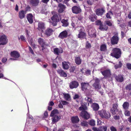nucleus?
Masks as SVG:
<instances>
[{
	"mask_svg": "<svg viewBox=\"0 0 131 131\" xmlns=\"http://www.w3.org/2000/svg\"><path fill=\"white\" fill-rule=\"evenodd\" d=\"M106 24L109 26H111L112 25L111 21H106Z\"/></svg>",
	"mask_w": 131,
	"mask_h": 131,
	"instance_id": "nucleus-52",
	"label": "nucleus"
},
{
	"mask_svg": "<svg viewBox=\"0 0 131 131\" xmlns=\"http://www.w3.org/2000/svg\"><path fill=\"white\" fill-rule=\"evenodd\" d=\"M89 35L91 37H95L96 36V31L93 28H91L88 29Z\"/></svg>",
	"mask_w": 131,
	"mask_h": 131,
	"instance_id": "nucleus-10",
	"label": "nucleus"
},
{
	"mask_svg": "<svg viewBox=\"0 0 131 131\" xmlns=\"http://www.w3.org/2000/svg\"><path fill=\"white\" fill-rule=\"evenodd\" d=\"M98 113L102 118H108L111 116L110 113L104 110L98 111Z\"/></svg>",
	"mask_w": 131,
	"mask_h": 131,
	"instance_id": "nucleus-3",
	"label": "nucleus"
},
{
	"mask_svg": "<svg viewBox=\"0 0 131 131\" xmlns=\"http://www.w3.org/2000/svg\"><path fill=\"white\" fill-rule=\"evenodd\" d=\"M54 52L55 54L58 55L60 53H62L63 50L61 48L59 49L58 48H56L54 49Z\"/></svg>",
	"mask_w": 131,
	"mask_h": 131,
	"instance_id": "nucleus-28",
	"label": "nucleus"
},
{
	"mask_svg": "<svg viewBox=\"0 0 131 131\" xmlns=\"http://www.w3.org/2000/svg\"><path fill=\"white\" fill-rule=\"evenodd\" d=\"M106 46L105 45L103 44L101 45L100 47V50L101 51H104L106 50Z\"/></svg>",
	"mask_w": 131,
	"mask_h": 131,
	"instance_id": "nucleus-44",
	"label": "nucleus"
},
{
	"mask_svg": "<svg viewBox=\"0 0 131 131\" xmlns=\"http://www.w3.org/2000/svg\"><path fill=\"white\" fill-rule=\"evenodd\" d=\"M92 129L94 131H106L107 129V127L105 126H101L99 128L96 127H93Z\"/></svg>",
	"mask_w": 131,
	"mask_h": 131,
	"instance_id": "nucleus-13",
	"label": "nucleus"
},
{
	"mask_svg": "<svg viewBox=\"0 0 131 131\" xmlns=\"http://www.w3.org/2000/svg\"><path fill=\"white\" fill-rule=\"evenodd\" d=\"M67 35V32L65 30L60 33L59 36V37L61 39H63L66 38Z\"/></svg>",
	"mask_w": 131,
	"mask_h": 131,
	"instance_id": "nucleus-17",
	"label": "nucleus"
},
{
	"mask_svg": "<svg viewBox=\"0 0 131 131\" xmlns=\"http://www.w3.org/2000/svg\"><path fill=\"white\" fill-rule=\"evenodd\" d=\"M122 66V64L120 61L119 62L118 64L115 65V67L116 69L118 68H121Z\"/></svg>",
	"mask_w": 131,
	"mask_h": 131,
	"instance_id": "nucleus-47",
	"label": "nucleus"
},
{
	"mask_svg": "<svg viewBox=\"0 0 131 131\" xmlns=\"http://www.w3.org/2000/svg\"><path fill=\"white\" fill-rule=\"evenodd\" d=\"M92 107L93 108V110L95 111L98 110L99 108V105L96 103H93L92 105Z\"/></svg>",
	"mask_w": 131,
	"mask_h": 131,
	"instance_id": "nucleus-27",
	"label": "nucleus"
},
{
	"mask_svg": "<svg viewBox=\"0 0 131 131\" xmlns=\"http://www.w3.org/2000/svg\"><path fill=\"white\" fill-rule=\"evenodd\" d=\"M91 45L90 43L87 42L86 43V47L87 48H89L90 47Z\"/></svg>",
	"mask_w": 131,
	"mask_h": 131,
	"instance_id": "nucleus-60",
	"label": "nucleus"
},
{
	"mask_svg": "<svg viewBox=\"0 0 131 131\" xmlns=\"http://www.w3.org/2000/svg\"><path fill=\"white\" fill-rule=\"evenodd\" d=\"M1 72V71L0 70V78H3L6 79L4 77V75Z\"/></svg>",
	"mask_w": 131,
	"mask_h": 131,
	"instance_id": "nucleus-57",
	"label": "nucleus"
},
{
	"mask_svg": "<svg viewBox=\"0 0 131 131\" xmlns=\"http://www.w3.org/2000/svg\"><path fill=\"white\" fill-rule=\"evenodd\" d=\"M127 68L129 69H131V64L129 63H127L126 64Z\"/></svg>",
	"mask_w": 131,
	"mask_h": 131,
	"instance_id": "nucleus-58",
	"label": "nucleus"
},
{
	"mask_svg": "<svg viewBox=\"0 0 131 131\" xmlns=\"http://www.w3.org/2000/svg\"><path fill=\"white\" fill-rule=\"evenodd\" d=\"M89 123L90 125L92 126H94L95 124V121L93 119H91Z\"/></svg>",
	"mask_w": 131,
	"mask_h": 131,
	"instance_id": "nucleus-49",
	"label": "nucleus"
},
{
	"mask_svg": "<svg viewBox=\"0 0 131 131\" xmlns=\"http://www.w3.org/2000/svg\"><path fill=\"white\" fill-rule=\"evenodd\" d=\"M85 36V34L84 32L80 31L78 34V37L80 38H84Z\"/></svg>",
	"mask_w": 131,
	"mask_h": 131,
	"instance_id": "nucleus-36",
	"label": "nucleus"
},
{
	"mask_svg": "<svg viewBox=\"0 0 131 131\" xmlns=\"http://www.w3.org/2000/svg\"><path fill=\"white\" fill-rule=\"evenodd\" d=\"M126 89L127 90H130L131 89V84L128 85L126 87Z\"/></svg>",
	"mask_w": 131,
	"mask_h": 131,
	"instance_id": "nucleus-61",
	"label": "nucleus"
},
{
	"mask_svg": "<svg viewBox=\"0 0 131 131\" xmlns=\"http://www.w3.org/2000/svg\"><path fill=\"white\" fill-rule=\"evenodd\" d=\"M110 129L111 131H116V130L115 128L113 126L111 127Z\"/></svg>",
	"mask_w": 131,
	"mask_h": 131,
	"instance_id": "nucleus-63",
	"label": "nucleus"
},
{
	"mask_svg": "<svg viewBox=\"0 0 131 131\" xmlns=\"http://www.w3.org/2000/svg\"><path fill=\"white\" fill-rule=\"evenodd\" d=\"M51 20H50L49 22L51 25L55 26L57 25V23L59 21L58 16L57 14L54 15L51 18Z\"/></svg>",
	"mask_w": 131,
	"mask_h": 131,
	"instance_id": "nucleus-2",
	"label": "nucleus"
},
{
	"mask_svg": "<svg viewBox=\"0 0 131 131\" xmlns=\"http://www.w3.org/2000/svg\"><path fill=\"white\" fill-rule=\"evenodd\" d=\"M20 39H21V40L23 41H26L25 37L23 35L21 36L20 38H18L19 40Z\"/></svg>",
	"mask_w": 131,
	"mask_h": 131,
	"instance_id": "nucleus-50",
	"label": "nucleus"
},
{
	"mask_svg": "<svg viewBox=\"0 0 131 131\" xmlns=\"http://www.w3.org/2000/svg\"><path fill=\"white\" fill-rule=\"evenodd\" d=\"M53 30L51 28H48L45 30L44 33L47 36H49L52 34Z\"/></svg>",
	"mask_w": 131,
	"mask_h": 131,
	"instance_id": "nucleus-15",
	"label": "nucleus"
},
{
	"mask_svg": "<svg viewBox=\"0 0 131 131\" xmlns=\"http://www.w3.org/2000/svg\"><path fill=\"white\" fill-rule=\"evenodd\" d=\"M61 103L63 105H66L68 104V103L65 101H61Z\"/></svg>",
	"mask_w": 131,
	"mask_h": 131,
	"instance_id": "nucleus-55",
	"label": "nucleus"
},
{
	"mask_svg": "<svg viewBox=\"0 0 131 131\" xmlns=\"http://www.w3.org/2000/svg\"><path fill=\"white\" fill-rule=\"evenodd\" d=\"M79 83L75 81H73L70 83L69 87L70 89L76 88L79 86Z\"/></svg>",
	"mask_w": 131,
	"mask_h": 131,
	"instance_id": "nucleus-9",
	"label": "nucleus"
},
{
	"mask_svg": "<svg viewBox=\"0 0 131 131\" xmlns=\"http://www.w3.org/2000/svg\"><path fill=\"white\" fill-rule=\"evenodd\" d=\"M81 125L82 126H87L88 125V123L85 121H81Z\"/></svg>",
	"mask_w": 131,
	"mask_h": 131,
	"instance_id": "nucleus-42",
	"label": "nucleus"
},
{
	"mask_svg": "<svg viewBox=\"0 0 131 131\" xmlns=\"http://www.w3.org/2000/svg\"><path fill=\"white\" fill-rule=\"evenodd\" d=\"M59 112L58 110L57 109H55L51 112L50 116H53L54 115L57 114Z\"/></svg>",
	"mask_w": 131,
	"mask_h": 131,
	"instance_id": "nucleus-37",
	"label": "nucleus"
},
{
	"mask_svg": "<svg viewBox=\"0 0 131 131\" xmlns=\"http://www.w3.org/2000/svg\"><path fill=\"white\" fill-rule=\"evenodd\" d=\"M10 56L13 58H11L10 59L16 60L20 57V55L18 52L13 51L11 52Z\"/></svg>",
	"mask_w": 131,
	"mask_h": 131,
	"instance_id": "nucleus-7",
	"label": "nucleus"
},
{
	"mask_svg": "<svg viewBox=\"0 0 131 131\" xmlns=\"http://www.w3.org/2000/svg\"><path fill=\"white\" fill-rule=\"evenodd\" d=\"M95 115V118H97V124L100 125L102 123V121H101L100 120V119L98 118L97 116L96 115Z\"/></svg>",
	"mask_w": 131,
	"mask_h": 131,
	"instance_id": "nucleus-51",
	"label": "nucleus"
},
{
	"mask_svg": "<svg viewBox=\"0 0 131 131\" xmlns=\"http://www.w3.org/2000/svg\"><path fill=\"white\" fill-rule=\"evenodd\" d=\"M69 63L68 62L64 61L62 63L63 68L64 69H67L69 68Z\"/></svg>",
	"mask_w": 131,
	"mask_h": 131,
	"instance_id": "nucleus-23",
	"label": "nucleus"
},
{
	"mask_svg": "<svg viewBox=\"0 0 131 131\" xmlns=\"http://www.w3.org/2000/svg\"><path fill=\"white\" fill-rule=\"evenodd\" d=\"M94 79L95 83L93 84V86L96 90L99 91L101 95H102L103 93L102 89H101V86L99 84V80L97 78H95Z\"/></svg>",
	"mask_w": 131,
	"mask_h": 131,
	"instance_id": "nucleus-4",
	"label": "nucleus"
},
{
	"mask_svg": "<svg viewBox=\"0 0 131 131\" xmlns=\"http://www.w3.org/2000/svg\"><path fill=\"white\" fill-rule=\"evenodd\" d=\"M105 10L103 8H99L96 11V14L98 16H101L105 12Z\"/></svg>",
	"mask_w": 131,
	"mask_h": 131,
	"instance_id": "nucleus-14",
	"label": "nucleus"
},
{
	"mask_svg": "<svg viewBox=\"0 0 131 131\" xmlns=\"http://www.w3.org/2000/svg\"><path fill=\"white\" fill-rule=\"evenodd\" d=\"M114 118L115 119H119V115H115L114 117Z\"/></svg>",
	"mask_w": 131,
	"mask_h": 131,
	"instance_id": "nucleus-64",
	"label": "nucleus"
},
{
	"mask_svg": "<svg viewBox=\"0 0 131 131\" xmlns=\"http://www.w3.org/2000/svg\"><path fill=\"white\" fill-rule=\"evenodd\" d=\"M108 94L109 96L110 97H112L114 95L113 92L112 91H110L109 93H108Z\"/></svg>",
	"mask_w": 131,
	"mask_h": 131,
	"instance_id": "nucleus-56",
	"label": "nucleus"
},
{
	"mask_svg": "<svg viewBox=\"0 0 131 131\" xmlns=\"http://www.w3.org/2000/svg\"><path fill=\"white\" fill-rule=\"evenodd\" d=\"M8 40L5 35L1 36L0 37V45H4L7 42Z\"/></svg>",
	"mask_w": 131,
	"mask_h": 131,
	"instance_id": "nucleus-8",
	"label": "nucleus"
},
{
	"mask_svg": "<svg viewBox=\"0 0 131 131\" xmlns=\"http://www.w3.org/2000/svg\"><path fill=\"white\" fill-rule=\"evenodd\" d=\"M107 27L105 26H103L102 25H100V26L99 29L102 30H107Z\"/></svg>",
	"mask_w": 131,
	"mask_h": 131,
	"instance_id": "nucleus-41",
	"label": "nucleus"
},
{
	"mask_svg": "<svg viewBox=\"0 0 131 131\" xmlns=\"http://www.w3.org/2000/svg\"><path fill=\"white\" fill-rule=\"evenodd\" d=\"M57 72L61 77H66L67 76V73L62 69L58 70Z\"/></svg>",
	"mask_w": 131,
	"mask_h": 131,
	"instance_id": "nucleus-19",
	"label": "nucleus"
},
{
	"mask_svg": "<svg viewBox=\"0 0 131 131\" xmlns=\"http://www.w3.org/2000/svg\"><path fill=\"white\" fill-rule=\"evenodd\" d=\"M72 122L73 123H78L79 121V119L78 116H73L71 119Z\"/></svg>",
	"mask_w": 131,
	"mask_h": 131,
	"instance_id": "nucleus-20",
	"label": "nucleus"
},
{
	"mask_svg": "<svg viewBox=\"0 0 131 131\" xmlns=\"http://www.w3.org/2000/svg\"><path fill=\"white\" fill-rule=\"evenodd\" d=\"M101 72L102 74L105 76V77L106 76H108L110 75V71L109 70H105L103 72L101 70Z\"/></svg>",
	"mask_w": 131,
	"mask_h": 131,
	"instance_id": "nucleus-25",
	"label": "nucleus"
},
{
	"mask_svg": "<svg viewBox=\"0 0 131 131\" xmlns=\"http://www.w3.org/2000/svg\"><path fill=\"white\" fill-rule=\"evenodd\" d=\"M76 19V20H77V18L76 17H73L72 18V23L71 24L72 25L73 27H75V23H76V21H74V20Z\"/></svg>",
	"mask_w": 131,
	"mask_h": 131,
	"instance_id": "nucleus-48",
	"label": "nucleus"
},
{
	"mask_svg": "<svg viewBox=\"0 0 131 131\" xmlns=\"http://www.w3.org/2000/svg\"><path fill=\"white\" fill-rule=\"evenodd\" d=\"M7 59L6 58H2V61L4 63H5L7 61Z\"/></svg>",
	"mask_w": 131,
	"mask_h": 131,
	"instance_id": "nucleus-59",
	"label": "nucleus"
},
{
	"mask_svg": "<svg viewBox=\"0 0 131 131\" xmlns=\"http://www.w3.org/2000/svg\"><path fill=\"white\" fill-rule=\"evenodd\" d=\"M27 117L28 118H29V119H31L32 120V119L33 117H32V116L31 115H29V113H28L27 114Z\"/></svg>",
	"mask_w": 131,
	"mask_h": 131,
	"instance_id": "nucleus-62",
	"label": "nucleus"
},
{
	"mask_svg": "<svg viewBox=\"0 0 131 131\" xmlns=\"http://www.w3.org/2000/svg\"><path fill=\"white\" fill-rule=\"evenodd\" d=\"M28 39L30 44L34 48H35L36 45L34 43H33L32 39H31L30 40H29Z\"/></svg>",
	"mask_w": 131,
	"mask_h": 131,
	"instance_id": "nucleus-45",
	"label": "nucleus"
},
{
	"mask_svg": "<svg viewBox=\"0 0 131 131\" xmlns=\"http://www.w3.org/2000/svg\"><path fill=\"white\" fill-rule=\"evenodd\" d=\"M58 7L59 8L58 12L59 13L62 12L65 9V7L64 6L61 4H59Z\"/></svg>",
	"mask_w": 131,
	"mask_h": 131,
	"instance_id": "nucleus-21",
	"label": "nucleus"
},
{
	"mask_svg": "<svg viewBox=\"0 0 131 131\" xmlns=\"http://www.w3.org/2000/svg\"><path fill=\"white\" fill-rule=\"evenodd\" d=\"M90 95V93H86V95L87 96L85 98V100L88 102V105H89V103H91L92 102V101L91 99L88 96Z\"/></svg>",
	"mask_w": 131,
	"mask_h": 131,
	"instance_id": "nucleus-26",
	"label": "nucleus"
},
{
	"mask_svg": "<svg viewBox=\"0 0 131 131\" xmlns=\"http://www.w3.org/2000/svg\"><path fill=\"white\" fill-rule=\"evenodd\" d=\"M115 79L117 81L119 82H122L124 80L123 78L121 75H119L117 77H116Z\"/></svg>",
	"mask_w": 131,
	"mask_h": 131,
	"instance_id": "nucleus-34",
	"label": "nucleus"
},
{
	"mask_svg": "<svg viewBox=\"0 0 131 131\" xmlns=\"http://www.w3.org/2000/svg\"><path fill=\"white\" fill-rule=\"evenodd\" d=\"M53 82L54 84L62 82V81L58 77H56L54 79Z\"/></svg>",
	"mask_w": 131,
	"mask_h": 131,
	"instance_id": "nucleus-30",
	"label": "nucleus"
},
{
	"mask_svg": "<svg viewBox=\"0 0 131 131\" xmlns=\"http://www.w3.org/2000/svg\"><path fill=\"white\" fill-rule=\"evenodd\" d=\"M44 28V24L42 22H40L38 24V29L39 30H41L43 32L42 29Z\"/></svg>",
	"mask_w": 131,
	"mask_h": 131,
	"instance_id": "nucleus-29",
	"label": "nucleus"
},
{
	"mask_svg": "<svg viewBox=\"0 0 131 131\" xmlns=\"http://www.w3.org/2000/svg\"><path fill=\"white\" fill-rule=\"evenodd\" d=\"M38 42L41 45L42 47H43L45 44L43 40L42 39L40 38L38 40Z\"/></svg>",
	"mask_w": 131,
	"mask_h": 131,
	"instance_id": "nucleus-39",
	"label": "nucleus"
},
{
	"mask_svg": "<svg viewBox=\"0 0 131 131\" xmlns=\"http://www.w3.org/2000/svg\"><path fill=\"white\" fill-rule=\"evenodd\" d=\"M81 85L82 90L83 91H86L85 92L86 93L88 92L89 90H86V89L88 86H89V84L85 82H82L81 83Z\"/></svg>",
	"mask_w": 131,
	"mask_h": 131,
	"instance_id": "nucleus-11",
	"label": "nucleus"
},
{
	"mask_svg": "<svg viewBox=\"0 0 131 131\" xmlns=\"http://www.w3.org/2000/svg\"><path fill=\"white\" fill-rule=\"evenodd\" d=\"M117 105L116 104H114L113 105V108L111 109V112L113 115L115 114L120 115L122 114V112L121 110H118L117 108Z\"/></svg>",
	"mask_w": 131,
	"mask_h": 131,
	"instance_id": "nucleus-6",
	"label": "nucleus"
},
{
	"mask_svg": "<svg viewBox=\"0 0 131 131\" xmlns=\"http://www.w3.org/2000/svg\"><path fill=\"white\" fill-rule=\"evenodd\" d=\"M87 104L85 103H82L81 105L79 108L80 110L82 111L80 114V115L86 119H88L90 117V115L86 111H84L87 109L86 105Z\"/></svg>",
	"mask_w": 131,
	"mask_h": 131,
	"instance_id": "nucleus-1",
	"label": "nucleus"
},
{
	"mask_svg": "<svg viewBox=\"0 0 131 131\" xmlns=\"http://www.w3.org/2000/svg\"><path fill=\"white\" fill-rule=\"evenodd\" d=\"M118 40V38L116 36H114L111 39V42L112 44L114 45L117 43Z\"/></svg>",
	"mask_w": 131,
	"mask_h": 131,
	"instance_id": "nucleus-16",
	"label": "nucleus"
},
{
	"mask_svg": "<svg viewBox=\"0 0 131 131\" xmlns=\"http://www.w3.org/2000/svg\"><path fill=\"white\" fill-rule=\"evenodd\" d=\"M30 4L33 6H37L39 2V0H30Z\"/></svg>",
	"mask_w": 131,
	"mask_h": 131,
	"instance_id": "nucleus-24",
	"label": "nucleus"
},
{
	"mask_svg": "<svg viewBox=\"0 0 131 131\" xmlns=\"http://www.w3.org/2000/svg\"><path fill=\"white\" fill-rule=\"evenodd\" d=\"M97 17L96 15L94 14L90 16V19L92 21H94L96 20Z\"/></svg>",
	"mask_w": 131,
	"mask_h": 131,
	"instance_id": "nucleus-38",
	"label": "nucleus"
},
{
	"mask_svg": "<svg viewBox=\"0 0 131 131\" xmlns=\"http://www.w3.org/2000/svg\"><path fill=\"white\" fill-rule=\"evenodd\" d=\"M68 20H65V19H63L61 21V23H62V26L65 27L67 26L69 24V23L68 21Z\"/></svg>",
	"mask_w": 131,
	"mask_h": 131,
	"instance_id": "nucleus-31",
	"label": "nucleus"
},
{
	"mask_svg": "<svg viewBox=\"0 0 131 131\" xmlns=\"http://www.w3.org/2000/svg\"><path fill=\"white\" fill-rule=\"evenodd\" d=\"M82 72L83 73H84V74L86 75H89L90 74L91 71L89 70H87L86 71L85 70L82 69L81 70Z\"/></svg>",
	"mask_w": 131,
	"mask_h": 131,
	"instance_id": "nucleus-35",
	"label": "nucleus"
},
{
	"mask_svg": "<svg viewBox=\"0 0 131 131\" xmlns=\"http://www.w3.org/2000/svg\"><path fill=\"white\" fill-rule=\"evenodd\" d=\"M72 10L73 13L76 14L80 13L81 10L79 7L74 6L72 7Z\"/></svg>",
	"mask_w": 131,
	"mask_h": 131,
	"instance_id": "nucleus-12",
	"label": "nucleus"
},
{
	"mask_svg": "<svg viewBox=\"0 0 131 131\" xmlns=\"http://www.w3.org/2000/svg\"><path fill=\"white\" fill-rule=\"evenodd\" d=\"M129 106V104L127 102H125L123 104V106L124 109H127Z\"/></svg>",
	"mask_w": 131,
	"mask_h": 131,
	"instance_id": "nucleus-43",
	"label": "nucleus"
},
{
	"mask_svg": "<svg viewBox=\"0 0 131 131\" xmlns=\"http://www.w3.org/2000/svg\"><path fill=\"white\" fill-rule=\"evenodd\" d=\"M63 96L65 99L67 100H71V96L69 94L66 93H63Z\"/></svg>",
	"mask_w": 131,
	"mask_h": 131,
	"instance_id": "nucleus-32",
	"label": "nucleus"
},
{
	"mask_svg": "<svg viewBox=\"0 0 131 131\" xmlns=\"http://www.w3.org/2000/svg\"><path fill=\"white\" fill-rule=\"evenodd\" d=\"M26 13V11L23 10L20 11L19 12V17L20 19L23 18L25 17V14Z\"/></svg>",
	"mask_w": 131,
	"mask_h": 131,
	"instance_id": "nucleus-22",
	"label": "nucleus"
},
{
	"mask_svg": "<svg viewBox=\"0 0 131 131\" xmlns=\"http://www.w3.org/2000/svg\"><path fill=\"white\" fill-rule=\"evenodd\" d=\"M27 18L28 21L30 24H32L33 21V16L31 14H29L27 15Z\"/></svg>",
	"mask_w": 131,
	"mask_h": 131,
	"instance_id": "nucleus-18",
	"label": "nucleus"
},
{
	"mask_svg": "<svg viewBox=\"0 0 131 131\" xmlns=\"http://www.w3.org/2000/svg\"><path fill=\"white\" fill-rule=\"evenodd\" d=\"M113 15V13L111 12H110L107 13L106 17L107 18H111V16Z\"/></svg>",
	"mask_w": 131,
	"mask_h": 131,
	"instance_id": "nucleus-46",
	"label": "nucleus"
},
{
	"mask_svg": "<svg viewBox=\"0 0 131 131\" xmlns=\"http://www.w3.org/2000/svg\"><path fill=\"white\" fill-rule=\"evenodd\" d=\"M60 119V118L57 116H55L52 118V123L54 124L57 122Z\"/></svg>",
	"mask_w": 131,
	"mask_h": 131,
	"instance_id": "nucleus-33",
	"label": "nucleus"
},
{
	"mask_svg": "<svg viewBox=\"0 0 131 131\" xmlns=\"http://www.w3.org/2000/svg\"><path fill=\"white\" fill-rule=\"evenodd\" d=\"M121 51L119 48H115L113 50V52L111 53L112 56L116 58H118L120 57Z\"/></svg>",
	"mask_w": 131,
	"mask_h": 131,
	"instance_id": "nucleus-5",
	"label": "nucleus"
},
{
	"mask_svg": "<svg viewBox=\"0 0 131 131\" xmlns=\"http://www.w3.org/2000/svg\"><path fill=\"white\" fill-rule=\"evenodd\" d=\"M124 114L126 116H129L130 115V113L128 111H126L125 112Z\"/></svg>",
	"mask_w": 131,
	"mask_h": 131,
	"instance_id": "nucleus-53",
	"label": "nucleus"
},
{
	"mask_svg": "<svg viewBox=\"0 0 131 131\" xmlns=\"http://www.w3.org/2000/svg\"><path fill=\"white\" fill-rule=\"evenodd\" d=\"M96 25H100H100H102L101 21L99 20H97L96 21Z\"/></svg>",
	"mask_w": 131,
	"mask_h": 131,
	"instance_id": "nucleus-54",
	"label": "nucleus"
},
{
	"mask_svg": "<svg viewBox=\"0 0 131 131\" xmlns=\"http://www.w3.org/2000/svg\"><path fill=\"white\" fill-rule=\"evenodd\" d=\"M75 61L76 63L78 64H80L81 62V59L79 57H76L75 59Z\"/></svg>",
	"mask_w": 131,
	"mask_h": 131,
	"instance_id": "nucleus-40",
	"label": "nucleus"
}]
</instances>
